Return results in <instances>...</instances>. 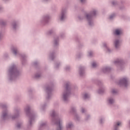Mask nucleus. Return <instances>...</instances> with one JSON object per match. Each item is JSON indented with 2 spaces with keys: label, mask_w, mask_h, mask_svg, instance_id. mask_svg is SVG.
I'll use <instances>...</instances> for the list:
<instances>
[{
  "label": "nucleus",
  "mask_w": 130,
  "mask_h": 130,
  "mask_svg": "<svg viewBox=\"0 0 130 130\" xmlns=\"http://www.w3.org/2000/svg\"><path fill=\"white\" fill-rule=\"evenodd\" d=\"M21 75V72L18 70L17 66L12 64L9 68L8 71V79L9 82H15Z\"/></svg>",
  "instance_id": "f257e3e1"
},
{
  "label": "nucleus",
  "mask_w": 130,
  "mask_h": 130,
  "mask_svg": "<svg viewBox=\"0 0 130 130\" xmlns=\"http://www.w3.org/2000/svg\"><path fill=\"white\" fill-rule=\"evenodd\" d=\"M2 108L3 109L1 116L2 120H7V119H9L11 118V117L12 119H15V118H17V117L20 115L19 109H15L14 116L11 117L10 115V113H9V110H8V106L7 105H3Z\"/></svg>",
  "instance_id": "f03ea898"
},
{
  "label": "nucleus",
  "mask_w": 130,
  "mask_h": 130,
  "mask_svg": "<svg viewBox=\"0 0 130 130\" xmlns=\"http://www.w3.org/2000/svg\"><path fill=\"white\" fill-rule=\"evenodd\" d=\"M97 10L93 9L91 10L89 13L85 14V19L89 26H93L94 25L93 17L97 15Z\"/></svg>",
  "instance_id": "7ed1b4c3"
},
{
  "label": "nucleus",
  "mask_w": 130,
  "mask_h": 130,
  "mask_svg": "<svg viewBox=\"0 0 130 130\" xmlns=\"http://www.w3.org/2000/svg\"><path fill=\"white\" fill-rule=\"evenodd\" d=\"M11 49L14 55L20 57L22 64H25V62L27 61V55L25 54H20L17 47L13 46Z\"/></svg>",
  "instance_id": "20e7f679"
},
{
  "label": "nucleus",
  "mask_w": 130,
  "mask_h": 130,
  "mask_svg": "<svg viewBox=\"0 0 130 130\" xmlns=\"http://www.w3.org/2000/svg\"><path fill=\"white\" fill-rule=\"evenodd\" d=\"M71 95V83L68 82L66 84V90L62 94V99L64 102L69 101V98Z\"/></svg>",
  "instance_id": "39448f33"
},
{
  "label": "nucleus",
  "mask_w": 130,
  "mask_h": 130,
  "mask_svg": "<svg viewBox=\"0 0 130 130\" xmlns=\"http://www.w3.org/2000/svg\"><path fill=\"white\" fill-rule=\"evenodd\" d=\"M24 111L26 115L29 117V124L32 125L35 119V114L32 113L30 110V106H26L24 108Z\"/></svg>",
  "instance_id": "423d86ee"
},
{
  "label": "nucleus",
  "mask_w": 130,
  "mask_h": 130,
  "mask_svg": "<svg viewBox=\"0 0 130 130\" xmlns=\"http://www.w3.org/2000/svg\"><path fill=\"white\" fill-rule=\"evenodd\" d=\"M129 79L126 77H123L119 81V85L124 86V87H127L129 85Z\"/></svg>",
  "instance_id": "0eeeda50"
},
{
  "label": "nucleus",
  "mask_w": 130,
  "mask_h": 130,
  "mask_svg": "<svg viewBox=\"0 0 130 130\" xmlns=\"http://www.w3.org/2000/svg\"><path fill=\"white\" fill-rule=\"evenodd\" d=\"M67 18V8H63L61 10V13L58 15V19L60 21H64Z\"/></svg>",
  "instance_id": "6e6552de"
},
{
  "label": "nucleus",
  "mask_w": 130,
  "mask_h": 130,
  "mask_svg": "<svg viewBox=\"0 0 130 130\" xmlns=\"http://www.w3.org/2000/svg\"><path fill=\"white\" fill-rule=\"evenodd\" d=\"M124 63V59L122 57L117 58L113 62V64L116 67H119L120 70H121V65Z\"/></svg>",
  "instance_id": "1a4fd4ad"
},
{
  "label": "nucleus",
  "mask_w": 130,
  "mask_h": 130,
  "mask_svg": "<svg viewBox=\"0 0 130 130\" xmlns=\"http://www.w3.org/2000/svg\"><path fill=\"white\" fill-rule=\"evenodd\" d=\"M50 19V16L49 14L45 15L41 17L40 20V23L42 25H45V24H47V23H48Z\"/></svg>",
  "instance_id": "9d476101"
},
{
  "label": "nucleus",
  "mask_w": 130,
  "mask_h": 130,
  "mask_svg": "<svg viewBox=\"0 0 130 130\" xmlns=\"http://www.w3.org/2000/svg\"><path fill=\"white\" fill-rule=\"evenodd\" d=\"M103 47L104 48V50L107 53H111L113 51V49H111L109 47H108V43L107 42H103L102 43Z\"/></svg>",
  "instance_id": "9b49d317"
},
{
  "label": "nucleus",
  "mask_w": 130,
  "mask_h": 130,
  "mask_svg": "<svg viewBox=\"0 0 130 130\" xmlns=\"http://www.w3.org/2000/svg\"><path fill=\"white\" fill-rule=\"evenodd\" d=\"M46 91L47 95L46 99H50V98H51V96H52V88L50 86H48L46 87Z\"/></svg>",
  "instance_id": "f8f14e48"
},
{
  "label": "nucleus",
  "mask_w": 130,
  "mask_h": 130,
  "mask_svg": "<svg viewBox=\"0 0 130 130\" xmlns=\"http://www.w3.org/2000/svg\"><path fill=\"white\" fill-rule=\"evenodd\" d=\"M53 45L55 48H57L59 46V37L58 36H55L54 37Z\"/></svg>",
  "instance_id": "ddd939ff"
},
{
  "label": "nucleus",
  "mask_w": 130,
  "mask_h": 130,
  "mask_svg": "<svg viewBox=\"0 0 130 130\" xmlns=\"http://www.w3.org/2000/svg\"><path fill=\"white\" fill-rule=\"evenodd\" d=\"M98 85L100 86V88L99 89L98 92L99 94H102L104 93V91H105V87L103 86V84L101 82V81H98Z\"/></svg>",
  "instance_id": "4468645a"
},
{
  "label": "nucleus",
  "mask_w": 130,
  "mask_h": 130,
  "mask_svg": "<svg viewBox=\"0 0 130 130\" xmlns=\"http://www.w3.org/2000/svg\"><path fill=\"white\" fill-rule=\"evenodd\" d=\"M114 45L116 49H119L121 46V41L119 39H116L114 41Z\"/></svg>",
  "instance_id": "2eb2a0df"
},
{
  "label": "nucleus",
  "mask_w": 130,
  "mask_h": 130,
  "mask_svg": "<svg viewBox=\"0 0 130 130\" xmlns=\"http://www.w3.org/2000/svg\"><path fill=\"white\" fill-rule=\"evenodd\" d=\"M74 126V123L72 121H68L66 123V127L67 130H72Z\"/></svg>",
  "instance_id": "dca6fc26"
},
{
  "label": "nucleus",
  "mask_w": 130,
  "mask_h": 130,
  "mask_svg": "<svg viewBox=\"0 0 130 130\" xmlns=\"http://www.w3.org/2000/svg\"><path fill=\"white\" fill-rule=\"evenodd\" d=\"M123 31H122V29L121 28H116L114 31V34L116 36H120V35H122Z\"/></svg>",
  "instance_id": "f3484780"
},
{
  "label": "nucleus",
  "mask_w": 130,
  "mask_h": 130,
  "mask_svg": "<svg viewBox=\"0 0 130 130\" xmlns=\"http://www.w3.org/2000/svg\"><path fill=\"white\" fill-rule=\"evenodd\" d=\"M11 28L12 30H15L19 28V22L13 21L11 24Z\"/></svg>",
  "instance_id": "a211bd4d"
},
{
  "label": "nucleus",
  "mask_w": 130,
  "mask_h": 130,
  "mask_svg": "<svg viewBox=\"0 0 130 130\" xmlns=\"http://www.w3.org/2000/svg\"><path fill=\"white\" fill-rule=\"evenodd\" d=\"M114 102H115V100L114 97H109L107 100V103L108 105H112V104H114Z\"/></svg>",
  "instance_id": "6ab92c4d"
},
{
  "label": "nucleus",
  "mask_w": 130,
  "mask_h": 130,
  "mask_svg": "<svg viewBox=\"0 0 130 130\" xmlns=\"http://www.w3.org/2000/svg\"><path fill=\"white\" fill-rule=\"evenodd\" d=\"M121 124L122 123L121 121H117L115 122L114 124V130H119L118 128L119 127V126H120V125H121Z\"/></svg>",
  "instance_id": "aec40b11"
},
{
  "label": "nucleus",
  "mask_w": 130,
  "mask_h": 130,
  "mask_svg": "<svg viewBox=\"0 0 130 130\" xmlns=\"http://www.w3.org/2000/svg\"><path fill=\"white\" fill-rule=\"evenodd\" d=\"M111 71V68L110 67H105L102 68V71L103 73H109Z\"/></svg>",
  "instance_id": "412c9836"
},
{
  "label": "nucleus",
  "mask_w": 130,
  "mask_h": 130,
  "mask_svg": "<svg viewBox=\"0 0 130 130\" xmlns=\"http://www.w3.org/2000/svg\"><path fill=\"white\" fill-rule=\"evenodd\" d=\"M49 57L51 60H53L55 57V54L54 52L50 53L49 55Z\"/></svg>",
  "instance_id": "4be33fe9"
},
{
  "label": "nucleus",
  "mask_w": 130,
  "mask_h": 130,
  "mask_svg": "<svg viewBox=\"0 0 130 130\" xmlns=\"http://www.w3.org/2000/svg\"><path fill=\"white\" fill-rule=\"evenodd\" d=\"M82 96L84 99H89V98H90V94L87 93H84L82 94Z\"/></svg>",
  "instance_id": "5701e85b"
},
{
  "label": "nucleus",
  "mask_w": 130,
  "mask_h": 130,
  "mask_svg": "<svg viewBox=\"0 0 130 130\" xmlns=\"http://www.w3.org/2000/svg\"><path fill=\"white\" fill-rule=\"evenodd\" d=\"M23 125V122H19L16 124V127L18 128V129H20L21 127H22Z\"/></svg>",
  "instance_id": "b1692460"
},
{
  "label": "nucleus",
  "mask_w": 130,
  "mask_h": 130,
  "mask_svg": "<svg viewBox=\"0 0 130 130\" xmlns=\"http://www.w3.org/2000/svg\"><path fill=\"white\" fill-rule=\"evenodd\" d=\"M40 77H41V73H40V72H37L34 76V78H35V79H39V78H40Z\"/></svg>",
  "instance_id": "393cba45"
},
{
  "label": "nucleus",
  "mask_w": 130,
  "mask_h": 130,
  "mask_svg": "<svg viewBox=\"0 0 130 130\" xmlns=\"http://www.w3.org/2000/svg\"><path fill=\"white\" fill-rule=\"evenodd\" d=\"M0 25L1 26H6L7 25V21L4 20H1Z\"/></svg>",
  "instance_id": "a878e982"
},
{
  "label": "nucleus",
  "mask_w": 130,
  "mask_h": 130,
  "mask_svg": "<svg viewBox=\"0 0 130 130\" xmlns=\"http://www.w3.org/2000/svg\"><path fill=\"white\" fill-rule=\"evenodd\" d=\"M83 74H84V68L80 67L79 68V75H80V76H83Z\"/></svg>",
  "instance_id": "bb28decb"
},
{
  "label": "nucleus",
  "mask_w": 130,
  "mask_h": 130,
  "mask_svg": "<svg viewBox=\"0 0 130 130\" xmlns=\"http://www.w3.org/2000/svg\"><path fill=\"white\" fill-rule=\"evenodd\" d=\"M47 106V104H45L43 105H42L41 106L40 109L42 111H43L44 110H45V108H46Z\"/></svg>",
  "instance_id": "cd10ccee"
},
{
  "label": "nucleus",
  "mask_w": 130,
  "mask_h": 130,
  "mask_svg": "<svg viewBox=\"0 0 130 130\" xmlns=\"http://www.w3.org/2000/svg\"><path fill=\"white\" fill-rule=\"evenodd\" d=\"M111 92L112 93V94H117V93H118V91L116 89L113 88L111 89Z\"/></svg>",
  "instance_id": "c85d7f7f"
},
{
  "label": "nucleus",
  "mask_w": 130,
  "mask_h": 130,
  "mask_svg": "<svg viewBox=\"0 0 130 130\" xmlns=\"http://www.w3.org/2000/svg\"><path fill=\"white\" fill-rule=\"evenodd\" d=\"M76 111H77V109H76V107H73L71 108V110H70L71 113L75 114Z\"/></svg>",
  "instance_id": "c756f323"
},
{
  "label": "nucleus",
  "mask_w": 130,
  "mask_h": 130,
  "mask_svg": "<svg viewBox=\"0 0 130 130\" xmlns=\"http://www.w3.org/2000/svg\"><path fill=\"white\" fill-rule=\"evenodd\" d=\"M44 126H46V122H42L40 124V128L44 127Z\"/></svg>",
  "instance_id": "7c9ffc66"
},
{
  "label": "nucleus",
  "mask_w": 130,
  "mask_h": 130,
  "mask_svg": "<svg viewBox=\"0 0 130 130\" xmlns=\"http://www.w3.org/2000/svg\"><path fill=\"white\" fill-rule=\"evenodd\" d=\"M98 66V63H97L96 62L94 61L92 63V68H96Z\"/></svg>",
  "instance_id": "2f4dec72"
},
{
  "label": "nucleus",
  "mask_w": 130,
  "mask_h": 130,
  "mask_svg": "<svg viewBox=\"0 0 130 130\" xmlns=\"http://www.w3.org/2000/svg\"><path fill=\"white\" fill-rule=\"evenodd\" d=\"M115 17V14H112L111 15H110L109 19L110 20H112Z\"/></svg>",
  "instance_id": "473e14b6"
},
{
  "label": "nucleus",
  "mask_w": 130,
  "mask_h": 130,
  "mask_svg": "<svg viewBox=\"0 0 130 130\" xmlns=\"http://www.w3.org/2000/svg\"><path fill=\"white\" fill-rule=\"evenodd\" d=\"M59 67H60V62H57L55 64V69H58Z\"/></svg>",
  "instance_id": "72a5a7b5"
},
{
  "label": "nucleus",
  "mask_w": 130,
  "mask_h": 130,
  "mask_svg": "<svg viewBox=\"0 0 130 130\" xmlns=\"http://www.w3.org/2000/svg\"><path fill=\"white\" fill-rule=\"evenodd\" d=\"M75 118L76 120H80V117L79 116V115L75 114Z\"/></svg>",
  "instance_id": "f704fd0d"
},
{
  "label": "nucleus",
  "mask_w": 130,
  "mask_h": 130,
  "mask_svg": "<svg viewBox=\"0 0 130 130\" xmlns=\"http://www.w3.org/2000/svg\"><path fill=\"white\" fill-rule=\"evenodd\" d=\"M78 19L79 20H80V21H82V20H84V19H85V17H84L82 15H80L78 16Z\"/></svg>",
  "instance_id": "c9c22d12"
},
{
  "label": "nucleus",
  "mask_w": 130,
  "mask_h": 130,
  "mask_svg": "<svg viewBox=\"0 0 130 130\" xmlns=\"http://www.w3.org/2000/svg\"><path fill=\"white\" fill-rule=\"evenodd\" d=\"M53 32H54V30H53V29H51V30H49L48 31V35H50L52 34V33H53Z\"/></svg>",
  "instance_id": "e433bc0d"
},
{
  "label": "nucleus",
  "mask_w": 130,
  "mask_h": 130,
  "mask_svg": "<svg viewBox=\"0 0 130 130\" xmlns=\"http://www.w3.org/2000/svg\"><path fill=\"white\" fill-rule=\"evenodd\" d=\"M90 115L89 114H86V116H85V120H88V119H90Z\"/></svg>",
  "instance_id": "4c0bfd02"
},
{
  "label": "nucleus",
  "mask_w": 130,
  "mask_h": 130,
  "mask_svg": "<svg viewBox=\"0 0 130 130\" xmlns=\"http://www.w3.org/2000/svg\"><path fill=\"white\" fill-rule=\"evenodd\" d=\"M112 4L113 5V6H116L117 4V1H112Z\"/></svg>",
  "instance_id": "58836bf2"
},
{
  "label": "nucleus",
  "mask_w": 130,
  "mask_h": 130,
  "mask_svg": "<svg viewBox=\"0 0 130 130\" xmlns=\"http://www.w3.org/2000/svg\"><path fill=\"white\" fill-rule=\"evenodd\" d=\"M104 120H105L104 118H101L100 119V123H103V122H104Z\"/></svg>",
  "instance_id": "ea45409f"
},
{
  "label": "nucleus",
  "mask_w": 130,
  "mask_h": 130,
  "mask_svg": "<svg viewBox=\"0 0 130 130\" xmlns=\"http://www.w3.org/2000/svg\"><path fill=\"white\" fill-rule=\"evenodd\" d=\"M93 55V51H90L88 52V56H92Z\"/></svg>",
  "instance_id": "a19ab883"
},
{
  "label": "nucleus",
  "mask_w": 130,
  "mask_h": 130,
  "mask_svg": "<svg viewBox=\"0 0 130 130\" xmlns=\"http://www.w3.org/2000/svg\"><path fill=\"white\" fill-rule=\"evenodd\" d=\"M81 112H82V113H86V109H85V108H82L81 109Z\"/></svg>",
  "instance_id": "79ce46f5"
},
{
  "label": "nucleus",
  "mask_w": 130,
  "mask_h": 130,
  "mask_svg": "<svg viewBox=\"0 0 130 130\" xmlns=\"http://www.w3.org/2000/svg\"><path fill=\"white\" fill-rule=\"evenodd\" d=\"M70 69H71V67H70V66H67L65 67L66 71H69V70H70Z\"/></svg>",
  "instance_id": "37998d69"
},
{
  "label": "nucleus",
  "mask_w": 130,
  "mask_h": 130,
  "mask_svg": "<svg viewBox=\"0 0 130 130\" xmlns=\"http://www.w3.org/2000/svg\"><path fill=\"white\" fill-rule=\"evenodd\" d=\"M50 1L51 0H42V2L43 3H49V2H50Z\"/></svg>",
  "instance_id": "c03bdc74"
},
{
  "label": "nucleus",
  "mask_w": 130,
  "mask_h": 130,
  "mask_svg": "<svg viewBox=\"0 0 130 130\" xmlns=\"http://www.w3.org/2000/svg\"><path fill=\"white\" fill-rule=\"evenodd\" d=\"M4 36V34L3 32H0V39H2Z\"/></svg>",
  "instance_id": "a18cd8bd"
},
{
  "label": "nucleus",
  "mask_w": 130,
  "mask_h": 130,
  "mask_svg": "<svg viewBox=\"0 0 130 130\" xmlns=\"http://www.w3.org/2000/svg\"><path fill=\"white\" fill-rule=\"evenodd\" d=\"M59 37L60 38H63V37H64V34H62V35H60Z\"/></svg>",
  "instance_id": "49530a36"
},
{
  "label": "nucleus",
  "mask_w": 130,
  "mask_h": 130,
  "mask_svg": "<svg viewBox=\"0 0 130 130\" xmlns=\"http://www.w3.org/2000/svg\"><path fill=\"white\" fill-rule=\"evenodd\" d=\"M37 64H38V61H35L34 62V66H37Z\"/></svg>",
  "instance_id": "de8ad7c7"
},
{
  "label": "nucleus",
  "mask_w": 130,
  "mask_h": 130,
  "mask_svg": "<svg viewBox=\"0 0 130 130\" xmlns=\"http://www.w3.org/2000/svg\"><path fill=\"white\" fill-rule=\"evenodd\" d=\"M85 0H80V2L82 3V4H84V3H85Z\"/></svg>",
  "instance_id": "09e8293b"
},
{
  "label": "nucleus",
  "mask_w": 130,
  "mask_h": 130,
  "mask_svg": "<svg viewBox=\"0 0 130 130\" xmlns=\"http://www.w3.org/2000/svg\"><path fill=\"white\" fill-rule=\"evenodd\" d=\"M3 2H4V3H6V2H9V0H2Z\"/></svg>",
  "instance_id": "8fccbe9b"
},
{
  "label": "nucleus",
  "mask_w": 130,
  "mask_h": 130,
  "mask_svg": "<svg viewBox=\"0 0 130 130\" xmlns=\"http://www.w3.org/2000/svg\"><path fill=\"white\" fill-rule=\"evenodd\" d=\"M0 10H2V7H0Z\"/></svg>",
  "instance_id": "3c124183"
}]
</instances>
